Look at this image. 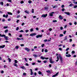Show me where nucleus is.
I'll return each mask as SVG.
<instances>
[{"label":"nucleus","instance_id":"f257e3e1","mask_svg":"<svg viewBox=\"0 0 77 77\" xmlns=\"http://www.w3.org/2000/svg\"><path fill=\"white\" fill-rule=\"evenodd\" d=\"M58 56L60 57V59L61 63H63V58H62V56L60 54H58Z\"/></svg>","mask_w":77,"mask_h":77},{"label":"nucleus","instance_id":"f03ea898","mask_svg":"<svg viewBox=\"0 0 77 77\" xmlns=\"http://www.w3.org/2000/svg\"><path fill=\"white\" fill-rule=\"evenodd\" d=\"M41 59H42V60H44L45 59H46V60H48L49 58L48 57H43L42 56H41L40 57Z\"/></svg>","mask_w":77,"mask_h":77},{"label":"nucleus","instance_id":"7ed1b4c3","mask_svg":"<svg viewBox=\"0 0 77 77\" xmlns=\"http://www.w3.org/2000/svg\"><path fill=\"white\" fill-rule=\"evenodd\" d=\"M42 35H37L36 38H42Z\"/></svg>","mask_w":77,"mask_h":77},{"label":"nucleus","instance_id":"20e7f679","mask_svg":"<svg viewBox=\"0 0 77 77\" xmlns=\"http://www.w3.org/2000/svg\"><path fill=\"white\" fill-rule=\"evenodd\" d=\"M47 16V14H43L42 15V17H44V18H45Z\"/></svg>","mask_w":77,"mask_h":77},{"label":"nucleus","instance_id":"39448f33","mask_svg":"<svg viewBox=\"0 0 77 77\" xmlns=\"http://www.w3.org/2000/svg\"><path fill=\"white\" fill-rule=\"evenodd\" d=\"M36 35V33H32L30 34V36H35V35Z\"/></svg>","mask_w":77,"mask_h":77},{"label":"nucleus","instance_id":"423d86ee","mask_svg":"<svg viewBox=\"0 0 77 77\" xmlns=\"http://www.w3.org/2000/svg\"><path fill=\"white\" fill-rule=\"evenodd\" d=\"M5 47V45H3L2 46L1 45L0 46V48H3L4 47Z\"/></svg>","mask_w":77,"mask_h":77},{"label":"nucleus","instance_id":"0eeeda50","mask_svg":"<svg viewBox=\"0 0 77 77\" xmlns=\"http://www.w3.org/2000/svg\"><path fill=\"white\" fill-rule=\"evenodd\" d=\"M5 35L3 34V35H2V34H0V37H4L5 36Z\"/></svg>","mask_w":77,"mask_h":77},{"label":"nucleus","instance_id":"6e6552de","mask_svg":"<svg viewBox=\"0 0 77 77\" xmlns=\"http://www.w3.org/2000/svg\"><path fill=\"white\" fill-rule=\"evenodd\" d=\"M25 50L27 51L28 52L30 51V49L28 48H25Z\"/></svg>","mask_w":77,"mask_h":77},{"label":"nucleus","instance_id":"1a4fd4ad","mask_svg":"<svg viewBox=\"0 0 77 77\" xmlns=\"http://www.w3.org/2000/svg\"><path fill=\"white\" fill-rule=\"evenodd\" d=\"M64 14H66V15H69L70 13L69 12H65Z\"/></svg>","mask_w":77,"mask_h":77},{"label":"nucleus","instance_id":"9d476101","mask_svg":"<svg viewBox=\"0 0 77 77\" xmlns=\"http://www.w3.org/2000/svg\"><path fill=\"white\" fill-rule=\"evenodd\" d=\"M30 71H31L30 75H33V71H32V69H30Z\"/></svg>","mask_w":77,"mask_h":77},{"label":"nucleus","instance_id":"9b49d317","mask_svg":"<svg viewBox=\"0 0 77 77\" xmlns=\"http://www.w3.org/2000/svg\"><path fill=\"white\" fill-rule=\"evenodd\" d=\"M66 57H71V55L69 54L68 55H66Z\"/></svg>","mask_w":77,"mask_h":77},{"label":"nucleus","instance_id":"f8f14e48","mask_svg":"<svg viewBox=\"0 0 77 77\" xmlns=\"http://www.w3.org/2000/svg\"><path fill=\"white\" fill-rule=\"evenodd\" d=\"M7 13L8 14V15H12V14L11 12H7Z\"/></svg>","mask_w":77,"mask_h":77},{"label":"nucleus","instance_id":"ddd939ff","mask_svg":"<svg viewBox=\"0 0 77 77\" xmlns=\"http://www.w3.org/2000/svg\"><path fill=\"white\" fill-rule=\"evenodd\" d=\"M57 60H56V62H58V61H59V56H57Z\"/></svg>","mask_w":77,"mask_h":77},{"label":"nucleus","instance_id":"4468645a","mask_svg":"<svg viewBox=\"0 0 77 77\" xmlns=\"http://www.w3.org/2000/svg\"><path fill=\"white\" fill-rule=\"evenodd\" d=\"M59 17L61 19V20H63V17H62V16L60 15L59 16Z\"/></svg>","mask_w":77,"mask_h":77},{"label":"nucleus","instance_id":"2eb2a0df","mask_svg":"<svg viewBox=\"0 0 77 77\" xmlns=\"http://www.w3.org/2000/svg\"><path fill=\"white\" fill-rule=\"evenodd\" d=\"M38 73L39 75H41L42 74V72L40 71H39L38 72Z\"/></svg>","mask_w":77,"mask_h":77},{"label":"nucleus","instance_id":"dca6fc26","mask_svg":"<svg viewBox=\"0 0 77 77\" xmlns=\"http://www.w3.org/2000/svg\"><path fill=\"white\" fill-rule=\"evenodd\" d=\"M33 56L34 57H35V58H36V57L38 56L35 54L33 55Z\"/></svg>","mask_w":77,"mask_h":77},{"label":"nucleus","instance_id":"f3484780","mask_svg":"<svg viewBox=\"0 0 77 77\" xmlns=\"http://www.w3.org/2000/svg\"><path fill=\"white\" fill-rule=\"evenodd\" d=\"M8 60L9 62H11V58H8Z\"/></svg>","mask_w":77,"mask_h":77},{"label":"nucleus","instance_id":"a211bd4d","mask_svg":"<svg viewBox=\"0 0 77 77\" xmlns=\"http://www.w3.org/2000/svg\"><path fill=\"white\" fill-rule=\"evenodd\" d=\"M19 47H18V46H16V47H15V48L16 49H17V50H18V48Z\"/></svg>","mask_w":77,"mask_h":77},{"label":"nucleus","instance_id":"6ab92c4d","mask_svg":"<svg viewBox=\"0 0 77 77\" xmlns=\"http://www.w3.org/2000/svg\"><path fill=\"white\" fill-rule=\"evenodd\" d=\"M14 62L15 63H18V61H17V60H14Z\"/></svg>","mask_w":77,"mask_h":77},{"label":"nucleus","instance_id":"aec40b11","mask_svg":"<svg viewBox=\"0 0 77 77\" xmlns=\"http://www.w3.org/2000/svg\"><path fill=\"white\" fill-rule=\"evenodd\" d=\"M25 12L26 13V14H29V11H27V10L25 11Z\"/></svg>","mask_w":77,"mask_h":77},{"label":"nucleus","instance_id":"412c9836","mask_svg":"<svg viewBox=\"0 0 77 77\" xmlns=\"http://www.w3.org/2000/svg\"><path fill=\"white\" fill-rule=\"evenodd\" d=\"M47 72H48V73H50L51 72L50 71V70H48V71H46Z\"/></svg>","mask_w":77,"mask_h":77},{"label":"nucleus","instance_id":"4be33fe9","mask_svg":"<svg viewBox=\"0 0 77 77\" xmlns=\"http://www.w3.org/2000/svg\"><path fill=\"white\" fill-rule=\"evenodd\" d=\"M49 62H51L52 61V59L51 58L49 59Z\"/></svg>","mask_w":77,"mask_h":77},{"label":"nucleus","instance_id":"5701e85b","mask_svg":"<svg viewBox=\"0 0 77 77\" xmlns=\"http://www.w3.org/2000/svg\"><path fill=\"white\" fill-rule=\"evenodd\" d=\"M43 62H44V63H46L47 62V60H46L45 61H43Z\"/></svg>","mask_w":77,"mask_h":77},{"label":"nucleus","instance_id":"b1692460","mask_svg":"<svg viewBox=\"0 0 77 77\" xmlns=\"http://www.w3.org/2000/svg\"><path fill=\"white\" fill-rule=\"evenodd\" d=\"M45 53H47L48 52V50L47 49H46L45 50Z\"/></svg>","mask_w":77,"mask_h":77},{"label":"nucleus","instance_id":"393cba45","mask_svg":"<svg viewBox=\"0 0 77 77\" xmlns=\"http://www.w3.org/2000/svg\"><path fill=\"white\" fill-rule=\"evenodd\" d=\"M57 5H55L54 7H53V8H57Z\"/></svg>","mask_w":77,"mask_h":77},{"label":"nucleus","instance_id":"a878e982","mask_svg":"<svg viewBox=\"0 0 77 77\" xmlns=\"http://www.w3.org/2000/svg\"><path fill=\"white\" fill-rule=\"evenodd\" d=\"M20 68H22V69H25V67L24 66H21Z\"/></svg>","mask_w":77,"mask_h":77},{"label":"nucleus","instance_id":"bb28decb","mask_svg":"<svg viewBox=\"0 0 77 77\" xmlns=\"http://www.w3.org/2000/svg\"><path fill=\"white\" fill-rule=\"evenodd\" d=\"M28 3H29V4H30V3H32V1H31V0H29L28 1Z\"/></svg>","mask_w":77,"mask_h":77},{"label":"nucleus","instance_id":"cd10ccee","mask_svg":"<svg viewBox=\"0 0 77 77\" xmlns=\"http://www.w3.org/2000/svg\"><path fill=\"white\" fill-rule=\"evenodd\" d=\"M50 63H52V64L54 63V61H51Z\"/></svg>","mask_w":77,"mask_h":77},{"label":"nucleus","instance_id":"c85d7f7f","mask_svg":"<svg viewBox=\"0 0 77 77\" xmlns=\"http://www.w3.org/2000/svg\"><path fill=\"white\" fill-rule=\"evenodd\" d=\"M8 32V29H6L5 30V33H7Z\"/></svg>","mask_w":77,"mask_h":77},{"label":"nucleus","instance_id":"c756f323","mask_svg":"<svg viewBox=\"0 0 77 77\" xmlns=\"http://www.w3.org/2000/svg\"><path fill=\"white\" fill-rule=\"evenodd\" d=\"M72 54H74L75 53V51H73L72 52Z\"/></svg>","mask_w":77,"mask_h":77},{"label":"nucleus","instance_id":"7c9ffc66","mask_svg":"<svg viewBox=\"0 0 77 77\" xmlns=\"http://www.w3.org/2000/svg\"><path fill=\"white\" fill-rule=\"evenodd\" d=\"M7 1H8V2H10V3H12V0H7Z\"/></svg>","mask_w":77,"mask_h":77},{"label":"nucleus","instance_id":"2f4dec72","mask_svg":"<svg viewBox=\"0 0 77 77\" xmlns=\"http://www.w3.org/2000/svg\"><path fill=\"white\" fill-rule=\"evenodd\" d=\"M63 36V35L62 34H60V37H61L62 36Z\"/></svg>","mask_w":77,"mask_h":77},{"label":"nucleus","instance_id":"473e14b6","mask_svg":"<svg viewBox=\"0 0 77 77\" xmlns=\"http://www.w3.org/2000/svg\"><path fill=\"white\" fill-rule=\"evenodd\" d=\"M65 7V5H62L61 6L62 8H63Z\"/></svg>","mask_w":77,"mask_h":77},{"label":"nucleus","instance_id":"72a5a7b5","mask_svg":"<svg viewBox=\"0 0 77 77\" xmlns=\"http://www.w3.org/2000/svg\"><path fill=\"white\" fill-rule=\"evenodd\" d=\"M2 21V22H5V19L4 18L3 19Z\"/></svg>","mask_w":77,"mask_h":77},{"label":"nucleus","instance_id":"f704fd0d","mask_svg":"<svg viewBox=\"0 0 77 77\" xmlns=\"http://www.w3.org/2000/svg\"><path fill=\"white\" fill-rule=\"evenodd\" d=\"M59 50H60V51H62V48H59Z\"/></svg>","mask_w":77,"mask_h":77},{"label":"nucleus","instance_id":"c9c22d12","mask_svg":"<svg viewBox=\"0 0 77 77\" xmlns=\"http://www.w3.org/2000/svg\"><path fill=\"white\" fill-rule=\"evenodd\" d=\"M4 38H5V39H8V36H6L5 35V36L4 37Z\"/></svg>","mask_w":77,"mask_h":77},{"label":"nucleus","instance_id":"e433bc0d","mask_svg":"<svg viewBox=\"0 0 77 77\" xmlns=\"http://www.w3.org/2000/svg\"><path fill=\"white\" fill-rule=\"evenodd\" d=\"M66 31H65L63 32V34H66Z\"/></svg>","mask_w":77,"mask_h":77},{"label":"nucleus","instance_id":"4c0bfd02","mask_svg":"<svg viewBox=\"0 0 77 77\" xmlns=\"http://www.w3.org/2000/svg\"><path fill=\"white\" fill-rule=\"evenodd\" d=\"M14 66H16V67H18V65L17 64H14Z\"/></svg>","mask_w":77,"mask_h":77},{"label":"nucleus","instance_id":"58836bf2","mask_svg":"<svg viewBox=\"0 0 77 77\" xmlns=\"http://www.w3.org/2000/svg\"><path fill=\"white\" fill-rule=\"evenodd\" d=\"M45 45L44 44H42L41 45L42 47H44Z\"/></svg>","mask_w":77,"mask_h":77},{"label":"nucleus","instance_id":"ea45409f","mask_svg":"<svg viewBox=\"0 0 77 77\" xmlns=\"http://www.w3.org/2000/svg\"><path fill=\"white\" fill-rule=\"evenodd\" d=\"M65 8H63L62 9V11H65Z\"/></svg>","mask_w":77,"mask_h":77},{"label":"nucleus","instance_id":"a19ab883","mask_svg":"<svg viewBox=\"0 0 77 77\" xmlns=\"http://www.w3.org/2000/svg\"><path fill=\"white\" fill-rule=\"evenodd\" d=\"M53 23H56L57 22V20H53Z\"/></svg>","mask_w":77,"mask_h":77},{"label":"nucleus","instance_id":"79ce46f5","mask_svg":"<svg viewBox=\"0 0 77 77\" xmlns=\"http://www.w3.org/2000/svg\"><path fill=\"white\" fill-rule=\"evenodd\" d=\"M69 48H68L66 49V51H68V50H69Z\"/></svg>","mask_w":77,"mask_h":77},{"label":"nucleus","instance_id":"37998d69","mask_svg":"<svg viewBox=\"0 0 77 77\" xmlns=\"http://www.w3.org/2000/svg\"><path fill=\"white\" fill-rule=\"evenodd\" d=\"M32 13H34V9H32Z\"/></svg>","mask_w":77,"mask_h":77},{"label":"nucleus","instance_id":"c03bdc74","mask_svg":"<svg viewBox=\"0 0 77 77\" xmlns=\"http://www.w3.org/2000/svg\"><path fill=\"white\" fill-rule=\"evenodd\" d=\"M1 5H3V2H1Z\"/></svg>","mask_w":77,"mask_h":77},{"label":"nucleus","instance_id":"a18cd8bd","mask_svg":"<svg viewBox=\"0 0 77 77\" xmlns=\"http://www.w3.org/2000/svg\"><path fill=\"white\" fill-rule=\"evenodd\" d=\"M33 30H33V29H30V32H33Z\"/></svg>","mask_w":77,"mask_h":77},{"label":"nucleus","instance_id":"49530a36","mask_svg":"<svg viewBox=\"0 0 77 77\" xmlns=\"http://www.w3.org/2000/svg\"><path fill=\"white\" fill-rule=\"evenodd\" d=\"M60 30H63V27H61L60 28Z\"/></svg>","mask_w":77,"mask_h":77},{"label":"nucleus","instance_id":"de8ad7c7","mask_svg":"<svg viewBox=\"0 0 77 77\" xmlns=\"http://www.w3.org/2000/svg\"><path fill=\"white\" fill-rule=\"evenodd\" d=\"M24 3V1H21V2H20V3L21 4H22V3Z\"/></svg>","mask_w":77,"mask_h":77},{"label":"nucleus","instance_id":"09e8293b","mask_svg":"<svg viewBox=\"0 0 77 77\" xmlns=\"http://www.w3.org/2000/svg\"><path fill=\"white\" fill-rule=\"evenodd\" d=\"M23 75H26V73H23Z\"/></svg>","mask_w":77,"mask_h":77},{"label":"nucleus","instance_id":"8fccbe9b","mask_svg":"<svg viewBox=\"0 0 77 77\" xmlns=\"http://www.w3.org/2000/svg\"><path fill=\"white\" fill-rule=\"evenodd\" d=\"M19 29V27H17L16 29V30H18V29Z\"/></svg>","mask_w":77,"mask_h":77},{"label":"nucleus","instance_id":"3c124183","mask_svg":"<svg viewBox=\"0 0 77 77\" xmlns=\"http://www.w3.org/2000/svg\"><path fill=\"white\" fill-rule=\"evenodd\" d=\"M7 17H8V14H7L6 15V16H5V18H7Z\"/></svg>","mask_w":77,"mask_h":77},{"label":"nucleus","instance_id":"603ef678","mask_svg":"<svg viewBox=\"0 0 77 77\" xmlns=\"http://www.w3.org/2000/svg\"><path fill=\"white\" fill-rule=\"evenodd\" d=\"M72 39H69V42H72Z\"/></svg>","mask_w":77,"mask_h":77},{"label":"nucleus","instance_id":"864d4df0","mask_svg":"<svg viewBox=\"0 0 77 77\" xmlns=\"http://www.w3.org/2000/svg\"><path fill=\"white\" fill-rule=\"evenodd\" d=\"M8 28V26H4V29H7Z\"/></svg>","mask_w":77,"mask_h":77},{"label":"nucleus","instance_id":"5fc2aeb1","mask_svg":"<svg viewBox=\"0 0 77 77\" xmlns=\"http://www.w3.org/2000/svg\"><path fill=\"white\" fill-rule=\"evenodd\" d=\"M19 32H24V31L23 30H21L20 31H19Z\"/></svg>","mask_w":77,"mask_h":77},{"label":"nucleus","instance_id":"6e6d98bb","mask_svg":"<svg viewBox=\"0 0 77 77\" xmlns=\"http://www.w3.org/2000/svg\"><path fill=\"white\" fill-rule=\"evenodd\" d=\"M74 8H77V5H75L74 7Z\"/></svg>","mask_w":77,"mask_h":77},{"label":"nucleus","instance_id":"4d7b16f0","mask_svg":"<svg viewBox=\"0 0 77 77\" xmlns=\"http://www.w3.org/2000/svg\"><path fill=\"white\" fill-rule=\"evenodd\" d=\"M45 9L46 10H47V9H48V7H45Z\"/></svg>","mask_w":77,"mask_h":77},{"label":"nucleus","instance_id":"13d9d810","mask_svg":"<svg viewBox=\"0 0 77 77\" xmlns=\"http://www.w3.org/2000/svg\"><path fill=\"white\" fill-rule=\"evenodd\" d=\"M53 14H52V13H51L50 14V16H51V17H52V16H53Z\"/></svg>","mask_w":77,"mask_h":77},{"label":"nucleus","instance_id":"bf43d9fd","mask_svg":"<svg viewBox=\"0 0 77 77\" xmlns=\"http://www.w3.org/2000/svg\"><path fill=\"white\" fill-rule=\"evenodd\" d=\"M1 72L2 74H3V73H4V71H3V70H2L1 71Z\"/></svg>","mask_w":77,"mask_h":77},{"label":"nucleus","instance_id":"052dcab7","mask_svg":"<svg viewBox=\"0 0 77 77\" xmlns=\"http://www.w3.org/2000/svg\"><path fill=\"white\" fill-rule=\"evenodd\" d=\"M73 5L72 4H71L69 6H72V5Z\"/></svg>","mask_w":77,"mask_h":77},{"label":"nucleus","instance_id":"680f3d73","mask_svg":"<svg viewBox=\"0 0 77 77\" xmlns=\"http://www.w3.org/2000/svg\"><path fill=\"white\" fill-rule=\"evenodd\" d=\"M3 17L4 18H5V17H6V15L5 14L3 15Z\"/></svg>","mask_w":77,"mask_h":77},{"label":"nucleus","instance_id":"e2e57ef3","mask_svg":"<svg viewBox=\"0 0 77 77\" xmlns=\"http://www.w3.org/2000/svg\"><path fill=\"white\" fill-rule=\"evenodd\" d=\"M23 36L21 34L19 36V37L20 38H21V37H22Z\"/></svg>","mask_w":77,"mask_h":77},{"label":"nucleus","instance_id":"0e129e2a","mask_svg":"<svg viewBox=\"0 0 77 77\" xmlns=\"http://www.w3.org/2000/svg\"><path fill=\"white\" fill-rule=\"evenodd\" d=\"M25 32H26V33H27V32H29V30H26Z\"/></svg>","mask_w":77,"mask_h":77},{"label":"nucleus","instance_id":"69168bd1","mask_svg":"<svg viewBox=\"0 0 77 77\" xmlns=\"http://www.w3.org/2000/svg\"><path fill=\"white\" fill-rule=\"evenodd\" d=\"M74 24H75V25H77V22H75V23H74Z\"/></svg>","mask_w":77,"mask_h":77},{"label":"nucleus","instance_id":"338daca9","mask_svg":"<svg viewBox=\"0 0 77 77\" xmlns=\"http://www.w3.org/2000/svg\"><path fill=\"white\" fill-rule=\"evenodd\" d=\"M49 31H51L52 30V29L50 28L49 29Z\"/></svg>","mask_w":77,"mask_h":77},{"label":"nucleus","instance_id":"774afa93","mask_svg":"<svg viewBox=\"0 0 77 77\" xmlns=\"http://www.w3.org/2000/svg\"><path fill=\"white\" fill-rule=\"evenodd\" d=\"M56 74H55V75H54L52 76V77H56Z\"/></svg>","mask_w":77,"mask_h":77}]
</instances>
